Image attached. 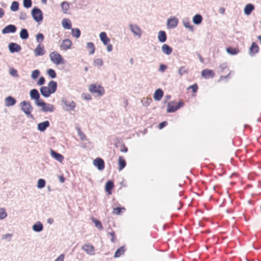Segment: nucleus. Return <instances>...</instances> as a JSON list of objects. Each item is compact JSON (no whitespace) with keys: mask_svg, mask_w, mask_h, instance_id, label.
I'll list each match as a JSON object with an SVG mask.
<instances>
[{"mask_svg":"<svg viewBox=\"0 0 261 261\" xmlns=\"http://www.w3.org/2000/svg\"><path fill=\"white\" fill-rule=\"evenodd\" d=\"M21 110L28 116V118L34 119V116L31 114L33 107L29 101L24 100L20 103Z\"/></svg>","mask_w":261,"mask_h":261,"instance_id":"1","label":"nucleus"},{"mask_svg":"<svg viewBox=\"0 0 261 261\" xmlns=\"http://www.w3.org/2000/svg\"><path fill=\"white\" fill-rule=\"evenodd\" d=\"M61 102L63 109L66 111H73L76 107V103L73 100H69L65 97L62 98Z\"/></svg>","mask_w":261,"mask_h":261,"instance_id":"2","label":"nucleus"},{"mask_svg":"<svg viewBox=\"0 0 261 261\" xmlns=\"http://www.w3.org/2000/svg\"><path fill=\"white\" fill-rule=\"evenodd\" d=\"M31 14L34 20L37 22H40L43 20V14L39 8L35 7L31 11Z\"/></svg>","mask_w":261,"mask_h":261,"instance_id":"3","label":"nucleus"},{"mask_svg":"<svg viewBox=\"0 0 261 261\" xmlns=\"http://www.w3.org/2000/svg\"><path fill=\"white\" fill-rule=\"evenodd\" d=\"M89 91L91 93L97 94V96H101L105 94V89L100 85L92 84L89 86Z\"/></svg>","mask_w":261,"mask_h":261,"instance_id":"4","label":"nucleus"},{"mask_svg":"<svg viewBox=\"0 0 261 261\" xmlns=\"http://www.w3.org/2000/svg\"><path fill=\"white\" fill-rule=\"evenodd\" d=\"M174 101L169 102L167 103V112L168 113H174L177 110L182 107L184 105V102L180 100L177 103V105L173 106L172 103H174Z\"/></svg>","mask_w":261,"mask_h":261,"instance_id":"5","label":"nucleus"},{"mask_svg":"<svg viewBox=\"0 0 261 261\" xmlns=\"http://www.w3.org/2000/svg\"><path fill=\"white\" fill-rule=\"evenodd\" d=\"M49 57L51 61L57 65L64 63V59L60 54L56 51L51 53L49 55Z\"/></svg>","mask_w":261,"mask_h":261,"instance_id":"6","label":"nucleus"},{"mask_svg":"<svg viewBox=\"0 0 261 261\" xmlns=\"http://www.w3.org/2000/svg\"><path fill=\"white\" fill-rule=\"evenodd\" d=\"M38 107H41V111L45 113H51L55 110V107L53 105L46 103L43 100L40 103Z\"/></svg>","mask_w":261,"mask_h":261,"instance_id":"7","label":"nucleus"},{"mask_svg":"<svg viewBox=\"0 0 261 261\" xmlns=\"http://www.w3.org/2000/svg\"><path fill=\"white\" fill-rule=\"evenodd\" d=\"M30 96L32 99L35 100V103L37 106L43 100L40 99V94L38 90L36 89H33L30 90Z\"/></svg>","mask_w":261,"mask_h":261,"instance_id":"8","label":"nucleus"},{"mask_svg":"<svg viewBox=\"0 0 261 261\" xmlns=\"http://www.w3.org/2000/svg\"><path fill=\"white\" fill-rule=\"evenodd\" d=\"M82 249L85 251L86 253L89 255H93L95 254V251L94 246L89 243L85 244L84 245H83L82 247Z\"/></svg>","mask_w":261,"mask_h":261,"instance_id":"9","label":"nucleus"},{"mask_svg":"<svg viewBox=\"0 0 261 261\" xmlns=\"http://www.w3.org/2000/svg\"><path fill=\"white\" fill-rule=\"evenodd\" d=\"M8 48L9 51L12 53H18L21 49V47L20 45L16 43L11 42L8 44Z\"/></svg>","mask_w":261,"mask_h":261,"instance_id":"10","label":"nucleus"},{"mask_svg":"<svg viewBox=\"0 0 261 261\" xmlns=\"http://www.w3.org/2000/svg\"><path fill=\"white\" fill-rule=\"evenodd\" d=\"M93 165L97 167L99 170H102L105 167V162L100 158H97L93 161Z\"/></svg>","mask_w":261,"mask_h":261,"instance_id":"11","label":"nucleus"},{"mask_svg":"<svg viewBox=\"0 0 261 261\" xmlns=\"http://www.w3.org/2000/svg\"><path fill=\"white\" fill-rule=\"evenodd\" d=\"M129 27L131 32L135 35L139 37L141 36V30L138 25L135 24H129Z\"/></svg>","mask_w":261,"mask_h":261,"instance_id":"12","label":"nucleus"},{"mask_svg":"<svg viewBox=\"0 0 261 261\" xmlns=\"http://www.w3.org/2000/svg\"><path fill=\"white\" fill-rule=\"evenodd\" d=\"M17 30L16 27L14 24H9L6 26L2 30V33L3 34H9V33H14Z\"/></svg>","mask_w":261,"mask_h":261,"instance_id":"13","label":"nucleus"},{"mask_svg":"<svg viewBox=\"0 0 261 261\" xmlns=\"http://www.w3.org/2000/svg\"><path fill=\"white\" fill-rule=\"evenodd\" d=\"M201 76L205 79H213L215 76V73L212 70L205 69L202 70Z\"/></svg>","mask_w":261,"mask_h":261,"instance_id":"14","label":"nucleus"},{"mask_svg":"<svg viewBox=\"0 0 261 261\" xmlns=\"http://www.w3.org/2000/svg\"><path fill=\"white\" fill-rule=\"evenodd\" d=\"M72 44V41L69 39H65L62 41L60 45L61 49L67 50L71 48Z\"/></svg>","mask_w":261,"mask_h":261,"instance_id":"15","label":"nucleus"},{"mask_svg":"<svg viewBox=\"0 0 261 261\" xmlns=\"http://www.w3.org/2000/svg\"><path fill=\"white\" fill-rule=\"evenodd\" d=\"M178 22V19L175 17L169 18L167 23L168 28L173 29L176 28L177 26Z\"/></svg>","mask_w":261,"mask_h":261,"instance_id":"16","label":"nucleus"},{"mask_svg":"<svg viewBox=\"0 0 261 261\" xmlns=\"http://www.w3.org/2000/svg\"><path fill=\"white\" fill-rule=\"evenodd\" d=\"M50 125V122L48 120L39 123L37 124V129L41 132H44Z\"/></svg>","mask_w":261,"mask_h":261,"instance_id":"17","label":"nucleus"},{"mask_svg":"<svg viewBox=\"0 0 261 261\" xmlns=\"http://www.w3.org/2000/svg\"><path fill=\"white\" fill-rule=\"evenodd\" d=\"M45 53L44 46L41 44H39L34 50L35 56L36 57L43 56Z\"/></svg>","mask_w":261,"mask_h":261,"instance_id":"18","label":"nucleus"},{"mask_svg":"<svg viewBox=\"0 0 261 261\" xmlns=\"http://www.w3.org/2000/svg\"><path fill=\"white\" fill-rule=\"evenodd\" d=\"M50 155L53 158L60 163H62L64 160V156L62 154L52 149H50Z\"/></svg>","mask_w":261,"mask_h":261,"instance_id":"19","label":"nucleus"},{"mask_svg":"<svg viewBox=\"0 0 261 261\" xmlns=\"http://www.w3.org/2000/svg\"><path fill=\"white\" fill-rule=\"evenodd\" d=\"M114 187V184L112 180H108L105 185V191L109 194H112V190Z\"/></svg>","mask_w":261,"mask_h":261,"instance_id":"20","label":"nucleus"},{"mask_svg":"<svg viewBox=\"0 0 261 261\" xmlns=\"http://www.w3.org/2000/svg\"><path fill=\"white\" fill-rule=\"evenodd\" d=\"M259 51V47L255 42H252L249 49V54L251 56H254Z\"/></svg>","mask_w":261,"mask_h":261,"instance_id":"21","label":"nucleus"},{"mask_svg":"<svg viewBox=\"0 0 261 261\" xmlns=\"http://www.w3.org/2000/svg\"><path fill=\"white\" fill-rule=\"evenodd\" d=\"M57 83L54 81H50L48 84V87H47L52 94L54 93L57 91Z\"/></svg>","mask_w":261,"mask_h":261,"instance_id":"22","label":"nucleus"},{"mask_svg":"<svg viewBox=\"0 0 261 261\" xmlns=\"http://www.w3.org/2000/svg\"><path fill=\"white\" fill-rule=\"evenodd\" d=\"M164 95V92L162 89L159 88L156 89L153 94V98L155 100L159 101Z\"/></svg>","mask_w":261,"mask_h":261,"instance_id":"23","label":"nucleus"},{"mask_svg":"<svg viewBox=\"0 0 261 261\" xmlns=\"http://www.w3.org/2000/svg\"><path fill=\"white\" fill-rule=\"evenodd\" d=\"M16 103V99L11 96H9L5 98V106L7 107L13 106L15 105Z\"/></svg>","mask_w":261,"mask_h":261,"instance_id":"24","label":"nucleus"},{"mask_svg":"<svg viewBox=\"0 0 261 261\" xmlns=\"http://www.w3.org/2000/svg\"><path fill=\"white\" fill-rule=\"evenodd\" d=\"M33 231L36 232H40L43 229V225L40 221L36 222L32 226Z\"/></svg>","mask_w":261,"mask_h":261,"instance_id":"25","label":"nucleus"},{"mask_svg":"<svg viewBox=\"0 0 261 261\" xmlns=\"http://www.w3.org/2000/svg\"><path fill=\"white\" fill-rule=\"evenodd\" d=\"M182 23L184 26L188 28L191 32L194 31V27L191 24L190 20L188 18H185L182 20Z\"/></svg>","mask_w":261,"mask_h":261,"instance_id":"26","label":"nucleus"},{"mask_svg":"<svg viewBox=\"0 0 261 261\" xmlns=\"http://www.w3.org/2000/svg\"><path fill=\"white\" fill-rule=\"evenodd\" d=\"M40 91L41 95L44 97H49L51 94H52L51 92L48 90V88L46 86L41 87L40 89Z\"/></svg>","mask_w":261,"mask_h":261,"instance_id":"27","label":"nucleus"},{"mask_svg":"<svg viewBox=\"0 0 261 261\" xmlns=\"http://www.w3.org/2000/svg\"><path fill=\"white\" fill-rule=\"evenodd\" d=\"M162 52L166 55H170L172 51V48L167 44H164L162 46Z\"/></svg>","mask_w":261,"mask_h":261,"instance_id":"28","label":"nucleus"},{"mask_svg":"<svg viewBox=\"0 0 261 261\" xmlns=\"http://www.w3.org/2000/svg\"><path fill=\"white\" fill-rule=\"evenodd\" d=\"M254 6L252 4H247L244 8V13L246 15H249L254 10Z\"/></svg>","mask_w":261,"mask_h":261,"instance_id":"29","label":"nucleus"},{"mask_svg":"<svg viewBox=\"0 0 261 261\" xmlns=\"http://www.w3.org/2000/svg\"><path fill=\"white\" fill-rule=\"evenodd\" d=\"M99 37L100 40L102 42L104 45H108V43L110 42V40L108 37L107 34L106 32H102L99 34Z\"/></svg>","mask_w":261,"mask_h":261,"instance_id":"30","label":"nucleus"},{"mask_svg":"<svg viewBox=\"0 0 261 261\" xmlns=\"http://www.w3.org/2000/svg\"><path fill=\"white\" fill-rule=\"evenodd\" d=\"M158 37L159 41L161 43L166 42L167 40V34L164 31H160Z\"/></svg>","mask_w":261,"mask_h":261,"instance_id":"31","label":"nucleus"},{"mask_svg":"<svg viewBox=\"0 0 261 261\" xmlns=\"http://www.w3.org/2000/svg\"><path fill=\"white\" fill-rule=\"evenodd\" d=\"M126 251V248L124 246L118 248L115 252L114 257L115 258L119 257L121 255L124 254Z\"/></svg>","mask_w":261,"mask_h":261,"instance_id":"32","label":"nucleus"},{"mask_svg":"<svg viewBox=\"0 0 261 261\" xmlns=\"http://www.w3.org/2000/svg\"><path fill=\"white\" fill-rule=\"evenodd\" d=\"M118 170L119 171L123 169L126 165V162L122 156H120L118 158Z\"/></svg>","mask_w":261,"mask_h":261,"instance_id":"33","label":"nucleus"},{"mask_svg":"<svg viewBox=\"0 0 261 261\" xmlns=\"http://www.w3.org/2000/svg\"><path fill=\"white\" fill-rule=\"evenodd\" d=\"M202 17L199 14L195 15L193 18V22L196 25H199L201 24L202 21Z\"/></svg>","mask_w":261,"mask_h":261,"instance_id":"34","label":"nucleus"},{"mask_svg":"<svg viewBox=\"0 0 261 261\" xmlns=\"http://www.w3.org/2000/svg\"><path fill=\"white\" fill-rule=\"evenodd\" d=\"M20 38L22 40H26L29 37V34L27 29L23 28L21 30L19 34Z\"/></svg>","mask_w":261,"mask_h":261,"instance_id":"35","label":"nucleus"},{"mask_svg":"<svg viewBox=\"0 0 261 261\" xmlns=\"http://www.w3.org/2000/svg\"><path fill=\"white\" fill-rule=\"evenodd\" d=\"M62 24L63 27L65 29H71V23L69 19L64 18L62 21Z\"/></svg>","mask_w":261,"mask_h":261,"instance_id":"36","label":"nucleus"},{"mask_svg":"<svg viewBox=\"0 0 261 261\" xmlns=\"http://www.w3.org/2000/svg\"><path fill=\"white\" fill-rule=\"evenodd\" d=\"M226 51L229 55H236L239 53V50L238 48L229 46L226 48Z\"/></svg>","mask_w":261,"mask_h":261,"instance_id":"37","label":"nucleus"},{"mask_svg":"<svg viewBox=\"0 0 261 261\" xmlns=\"http://www.w3.org/2000/svg\"><path fill=\"white\" fill-rule=\"evenodd\" d=\"M71 35L76 38H79L81 34V31L78 28H71Z\"/></svg>","mask_w":261,"mask_h":261,"instance_id":"38","label":"nucleus"},{"mask_svg":"<svg viewBox=\"0 0 261 261\" xmlns=\"http://www.w3.org/2000/svg\"><path fill=\"white\" fill-rule=\"evenodd\" d=\"M87 48L89 50V55H93L94 53L95 48V45L92 42H88L87 44Z\"/></svg>","mask_w":261,"mask_h":261,"instance_id":"39","label":"nucleus"},{"mask_svg":"<svg viewBox=\"0 0 261 261\" xmlns=\"http://www.w3.org/2000/svg\"><path fill=\"white\" fill-rule=\"evenodd\" d=\"M189 72V69L185 66H182L179 67L178 70V73L180 76L185 74H187Z\"/></svg>","mask_w":261,"mask_h":261,"instance_id":"40","label":"nucleus"},{"mask_svg":"<svg viewBox=\"0 0 261 261\" xmlns=\"http://www.w3.org/2000/svg\"><path fill=\"white\" fill-rule=\"evenodd\" d=\"M76 130L77 132L78 135L80 138V139L82 141H86L87 140V137L84 134V133L81 130V128L79 127H76Z\"/></svg>","mask_w":261,"mask_h":261,"instance_id":"41","label":"nucleus"},{"mask_svg":"<svg viewBox=\"0 0 261 261\" xmlns=\"http://www.w3.org/2000/svg\"><path fill=\"white\" fill-rule=\"evenodd\" d=\"M61 8H62L63 12L64 13H67V11H68V10L69 9V4L67 2L64 1L61 3Z\"/></svg>","mask_w":261,"mask_h":261,"instance_id":"42","label":"nucleus"},{"mask_svg":"<svg viewBox=\"0 0 261 261\" xmlns=\"http://www.w3.org/2000/svg\"><path fill=\"white\" fill-rule=\"evenodd\" d=\"M19 4L17 1H14L12 3L10 9L12 11L15 12L19 9Z\"/></svg>","mask_w":261,"mask_h":261,"instance_id":"43","label":"nucleus"},{"mask_svg":"<svg viewBox=\"0 0 261 261\" xmlns=\"http://www.w3.org/2000/svg\"><path fill=\"white\" fill-rule=\"evenodd\" d=\"M40 71L39 69H35L32 72L31 77L33 80H36L40 75Z\"/></svg>","mask_w":261,"mask_h":261,"instance_id":"44","label":"nucleus"},{"mask_svg":"<svg viewBox=\"0 0 261 261\" xmlns=\"http://www.w3.org/2000/svg\"><path fill=\"white\" fill-rule=\"evenodd\" d=\"M46 181L44 179L40 178L37 182V187L38 189H42L45 186Z\"/></svg>","mask_w":261,"mask_h":261,"instance_id":"45","label":"nucleus"},{"mask_svg":"<svg viewBox=\"0 0 261 261\" xmlns=\"http://www.w3.org/2000/svg\"><path fill=\"white\" fill-rule=\"evenodd\" d=\"M47 74L51 79H55L57 76V74L55 70L53 69H48L47 70Z\"/></svg>","mask_w":261,"mask_h":261,"instance_id":"46","label":"nucleus"},{"mask_svg":"<svg viewBox=\"0 0 261 261\" xmlns=\"http://www.w3.org/2000/svg\"><path fill=\"white\" fill-rule=\"evenodd\" d=\"M36 41L41 44L44 39V36L42 33H39L36 35Z\"/></svg>","mask_w":261,"mask_h":261,"instance_id":"47","label":"nucleus"},{"mask_svg":"<svg viewBox=\"0 0 261 261\" xmlns=\"http://www.w3.org/2000/svg\"><path fill=\"white\" fill-rule=\"evenodd\" d=\"M7 217V213L4 208L0 207V220H3Z\"/></svg>","mask_w":261,"mask_h":261,"instance_id":"48","label":"nucleus"},{"mask_svg":"<svg viewBox=\"0 0 261 261\" xmlns=\"http://www.w3.org/2000/svg\"><path fill=\"white\" fill-rule=\"evenodd\" d=\"M92 222L93 223H94L95 226L97 228H98L99 229H103V227H102V224H101V222L99 220H98L97 219H92Z\"/></svg>","mask_w":261,"mask_h":261,"instance_id":"49","label":"nucleus"},{"mask_svg":"<svg viewBox=\"0 0 261 261\" xmlns=\"http://www.w3.org/2000/svg\"><path fill=\"white\" fill-rule=\"evenodd\" d=\"M23 5L27 9L31 8L32 6V0H23Z\"/></svg>","mask_w":261,"mask_h":261,"instance_id":"50","label":"nucleus"},{"mask_svg":"<svg viewBox=\"0 0 261 261\" xmlns=\"http://www.w3.org/2000/svg\"><path fill=\"white\" fill-rule=\"evenodd\" d=\"M10 74L14 77H18L17 70L13 68H10L9 70Z\"/></svg>","mask_w":261,"mask_h":261,"instance_id":"51","label":"nucleus"},{"mask_svg":"<svg viewBox=\"0 0 261 261\" xmlns=\"http://www.w3.org/2000/svg\"><path fill=\"white\" fill-rule=\"evenodd\" d=\"M125 210L124 207H115L113 209V214H116V215H120L121 213V210Z\"/></svg>","mask_w":261,"mask_h":261,"instance_id":"52","label":"nucleus"},{"mask_svg":"<svg viewBox=\"0 0 261 261\" xmlns=\"http://www.w3.org/2000/svg\"><path fill=\"white\" fill-rule=\"evenodd\" d=\"M108 234L111 236V241L112 243L115 242L116 240V237L115 231L114 230H112V231L111 232H109Z\"/></svg>","mask_w":261,"mask_h":261,"instance_id":"53","label":"nucleus"},{"mask_svg":"<svg viewBox=\"0 0 261 261\" xmlns=\"http://www.w3.org/2000/svg\"><path fill=\"white\" fill-rule=\"evenodd\" d=\"M94 64L101 66L103 64V62L101 59L97 58L94 60Z\"/></svg>","mask_w":261,"mask_h":261,"instance_id":"54","label":"nucleus"},{"mask_svg":"<svg viewBox=\"0 0 261 261\" xmlns=\"http://www.w3.org/2000/svg\"><path fill=\"white\" fill-rule=\"evenodd\" d=\"M45 78L43 76H41L39 77L37 84L39 86H42L45 84Z\"/></svg>","mask_w":261,"mask_h":261,"instance_id":"55","label":"nucleus"},{"mask_svg":"<svg viewBox=\"0 0 261 261\" xmlns=\"http://www.w3.org/2000/svg\"><path fill=\"white\" fill-rule=\"evenodd\" d=\"M28 18V15L25 12H21L19 15V19L21 20H26Z\"/></svg>","mask_w":261,"mask_h":261,"instance_id":"56","label":"nucleus"},{"mask_svg":"<svg viewBox=\"0 0 261 261\" xmlns=\"http://www.w3.org/2000/svg\"><path fill=\"white\" fill-rule=\"evenodd\" d=\"M189 89H191L193 93H196L197 91L198 87L197 84H194L190 86Z\"/></svg>","mask_w":261,"mask_h":261,"instance_id":"57","label":"nucleus"},{"mask_svg":"<svg viewBox=\"0 0 261 261\" xmlns=\"http://www.w3.org/2000/svg\"><path fill=\"white\" fill-rule=\"evenodd\" d=\"M167 68V66L165 64H161L159 69V71L161 72H164Z\"/></svg>","mask_w":261,"mask_h":261,"instance_id":"58","label":"nucleus"},{"mask_svg":"<svg viewBox=\"0 0 261 261\" xmlns=\"http://www.w3.org/2000/svg\"><path fill=\"white\" fill-rule=\"evenodd\" d=\"M168 124V122L166 121H163L162 122H161L159 124V128L160 129H161L162 128H163L164 127H165L166 126H167Z\"/></svg>","mask_w":261,"mask_h":261,"instance_id":"59","label":"nucleus"},{"mask_svg":"<svg viewBox=\"0 0 261 261\" xmlns=\"http://www.w3.org/2000/svg\"><path fill=\"white\" fill-rule=\"evenodd\" d=\"M84 98L87 100H90L92 99V97L90 94L88 93L83 94Z\"/></svg>","mask_w":261,"mask_h":261,"instance_id":"60","label":"nucleus"},{"mask_svg":"<svg viewBox=\"0 0 261 261\" xmlns=\"http://www.w3.org/2000/svg\"><path fill=\"white\" fill-rule=\"evenodd\" d=\"M64 255L62 254L60 255L55 261H64Z\"/></svg>","mask_w":261,"mask_h":261,"instance_id":"61","label":"nucleus"},{"mask_svg":"<svg viewBox=\"0 0 261 261\" xmlns=\"http://www.w3.org/2000/svg\"><path fill=\"white\" fill-rule=\"evenodd\" d=\"M221 72H223L225 69L227 68L226 64H223L219 67Z\"/></svg>","mask_w":261,"mask_h":261,"instance_id":"62","label":"nucleus"},{"mask_svg":"<svg viewBox=\"0 0 261 261\" xmlns=\"http://www.w3.org/2000/svg\"><path fill=\"white\" fill-rule=\"evenodd\" d=\"M12 234H10V233H6L3 236V239H11V238L12 237ZM10 240V239H9V241Z\"/></svg>","mask_w":261,"mask_h":261,"instance_id":"63","label":"nucleus"},{"mask_svg":"<svg viewBox=\"0 0 261 261\" xmlns=\"http://www.w3.org/2000/svg\"><path fill=\"white\" fill-rule=\"evenodd\" d=\"M122 146V148L121 149L120 151L122 152H127L128 151V149L125 145L123 144Z\"/></svg>","mask_w":261,"mask_h":261,"instance_id":"64","label":"nucleus"}]
</instances>
